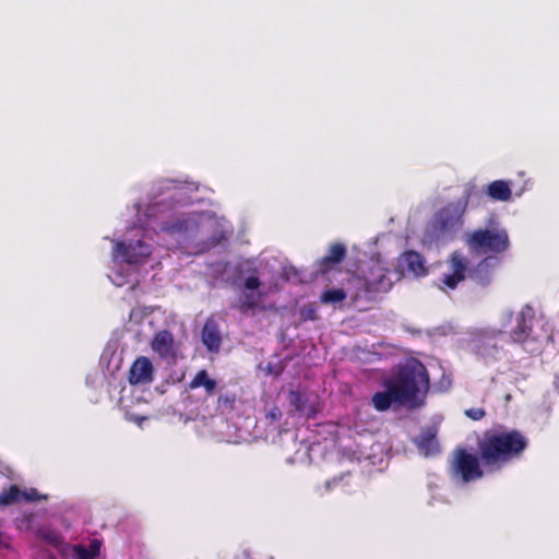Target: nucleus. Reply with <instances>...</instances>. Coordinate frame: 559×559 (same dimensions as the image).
<instances>
[{
	"label": "nucleus",
	"mask_w": 559,
	"mask_h": 559,
	"mask_svg": "<svg viewBox=\"0 0 559 559\" xmlns=\"http://www.w3.org/2000/svg\"><path fill=\"white\" fill-rule=\"evenodd\" d=\"M383 391L371 397L372 406L378 412H385L392 405L418 407L429 391V374L425 365L415 360L402 366L397 372L383 381Z\"/></svg>",
	"instance_id": "1"
},
{
	"label": "nucleus",
	"mask_w": 559,
	"mask_h": 559,
	"mask_svg": "<svg viewBox=\"0 0 559 559\" xmlns=\"http://www.w3.org/2000/svg\"><path fill=\"white\" fill-rule=\"evenodd\" d=\"M528 444V438L521 430L493 428L485 430L478 439L477 453L487 472H499L521 459Z\"/></svg>",
	"instance_id": "2"
},
{
	"label": "nucleus",
	"mask_w": 559,
	"mask_h": 559,
	"mask_svg": "<svg viewBox=\"0 0 559 559\" xmlns=\"http://www.w3.org/2000/svg\"><path fill=\"white\" fill-rule=\"evenodd\" d=\"M475 192V186H467L463 199L448 203L433 215L427 227L430 240L439 241L452 238L462 228L467 203Z\"/></svg>",
	"instance_id": "3"
},
{
	"label": "nucleus",
	"mask_w": 559,
	"mask_h": 559,
	"mask_svg": "<svg viewBox=\"0 0 559 559\" xmlns=\"http://www.w3.org/2000/svg\"><path fill=\"white\" fill-rule=\"evenodd\" d=\"M218 225L216 218L205 213H191L163 222L160 229L169 235L207 238Z\"/></svg>",
	"instance_id": "4"
},
{
	"label": "nucleus",
	"mask_w": 559,
	"mask_h": 559,
	"mask_svg": "<svg viewBox=\"0 0 559 559\" xmlns=\"http://www.w3.org/2000/svg\"><path fill=\"white\" fill-rule=\"evenodd\" d=\"M536 318L535 310L532 306L525 305L521 311L516 314L515 326L510 331V338L513 343L523 345L527 352H534L536 347H530V344H536L543 342V340L549 338V334L540 328V331H536L535 326L540 322Z\"/></svg>",
	"instance_id": "5"
},
{
	"label": "nucleus",
	"mask_w": 559,
	"mask_h": 559,
	"mask_svg": "<svg viewBox=\"0 0 559 559\" xmlns=\"http://www.w3.org/2000/svg\"><path fill=\"white\" fill-rule=\"evenodd\" d=\"M465 243L471 252L478 254H500L510 247L509 235L504 228H478L468 233Z\"/></svg>",
	"instance_id": "6"
},
{
	"label": "nucleus",
	"mask_w": 559,
	"mask_h": 559,
	"mask_svg": "<svg viewBox=\"0 0 559 559\" xmlns=\"http://www.w3.org/2000/svg\"><path fill=\"white\" fill-rule=\"evenodd\" d=\"M480 455L469 453L464 448H456L453 451L451 472L464 483L479 479L484 476V468Z\"/></svg>",
	"instance_id": "7"
},
{
	"label": "nucleus",
	"mask_w": 559,
	"mask_h": 559,
	"mask_svg": "<svg viewBox=\"0 0 559 559\" xmlns=\"http://www.w3.org/2000/svg\"><path fill=\"white\" fill-rule=\"evenodd\" d=\"M115 253L121 257L128 264H143L151 255V246L142 240L118 241L115 245Z\"/></svg>",
	"instance_id": "8"
},
{
	"label": "nucleus",
	"mask_w": 559,
	"mask_h": 559,
	"mask_svg": "<svg viewBox=\"0 0 559 559\" xmlns=\"http://www.w3.org/2000/svg\"><path fill=\"white\" fill-rule=\"evenodd\" d=\"M389 271L380 264H376L370 270V277L357 278V282L364 286L362 295L371 299L378 293L388 292L391 288V281L388 277Z\"/></svg>",
	"instance_id": "9"
},
{
	"label": "nucleus",
	"mask_w": 559,
	"mask_h": 559,
	"mask_svg": "<svg viewBox=\"0 0 559 559\" xmlns=\"http://www.w3.org/2000/svg\"><path fill=\"white\" fill-rule=\"evenodd\" d=\"M151 347L160 359L175 362L177 359V347L173 334L168 330H162L154 334Z\"/></svg>",
	"instance_id": "10"
},
{
	"label": "nucleus",
	"mask_w": 559,
	"mask_h": 559,
	"mask_svg": "<svg viewBox=\"0 0 559 559\" xmlns=\"http://www.w3.org/2000/svg\"><path fill=\"white\" fill-rule=\"evenodd\" d=\"M154 380V367L152 361L145 357H138L131 365L128 381L131 385L150 384Z\"/></svg>",
	"instance_id": "11"
},
{
	"label": "nucleus",
	"mask_w": 559,
	"mask_h": 559,
	"mask_svg": "<svg viewBox=\"0 0 559 559\" xmlns=\"http://www.w3.org/2000/svg\"><path fill=\"white\" fill-rule=\"evenodd\" d=\"M451 273L445 274L441 280L442 284L450 289H454L465 280L467 272V260L459 252H453L450 257Z\"/></svg>",
	"instance_id": "12"
},
{
	"label": "nucleus",
	"mask_w": 559,
	"mask_h": 559,
	"mask_svg": "<svg viewBox=\"0 0 559 559\" xmlns=\"http://www.w3.org/2000/svg\"><path fill=\"white\" fill-rule=\"evenodd\" d=\"M346 247L341 242H334L329 247L328 253L318 261V269L326 273L335 265L343 262L346 257Z\"/></svg>",
	"instance_id": "13"
},
{
	"label": "nucleus",
	"mask_w": 559,
	"mask_h": 559,
	"mask_svg": "<svg viewBox=\"0 0 559 559\" xmlns=\"http://www.w3.org/2000/svg\"><path fill=\"white\" fill-rule=\"evenodd\" d=\"M495 265V259L492 257H486L468 271V276L476 284L486 286L491 282Z\"/></svg>",
	"instance_id": "14"
},
{
	"label": "nucleus",
	"mask_w": 559,
	"mask_h": 559,
	"mask_svg": "<svg viewBox=\"0 0 559 559\" xmlns=\"http://www.w3.org/2000/svg\"><path fill=\"white\" fill-rule=\"evenodd\" d=\"M417 448L425 455H431L439 452V443L437 440V430L432 427L421 431L416 439Z\"/></svg>",
	"instance_id": "15"
},
{
	"label": "nucleus",
	"mask_w": 559,
	"mask_h": 559,
	"mask_svg": "<svg viewBox=\"0 0 559 559\" xmlns=\"http://www.w3.org/2000/svg\"><path fill=\"white\" fill-rule=\"evenodd\" d=\"M202 342L210 352H218L222 343L217 325L206 322L202 329Z\"/></svg>",
	"instance_id": "16"
},
{
	"label": "nucleus",
	"mask_w": 559,
	"mask_h": 559,
	"mask_svg": "<svg viewBox=\"0 0 559 559\" xmlns=\"http://www.w3.org/2000/svg\"><path fill=\"white\" fill-rule=\"evenodd\" d=\"M201 386L204 388L207 395L214 394L217 388V382L209 377V373L205 369L199 370L188 384L190 390H195Z\"/></svg>",
	"instance_id": "17"
},
{
	"label": "nucleus",
	"mask_w": 559,
	"mask_h": 559,
	"mask_svg": "<svg viewBox=\"0 0 559 559\" xmlns=\"http://www.w3.org/2000/svg\"><path fill=\"white\" fill-rule=\"evenodd\" d=\"M289 404L294 407V409L299 413L306 415L308 418L314 417L316 411L312 406L308 405V397L305 393L299 391H290L289 392Z\"/></svg>",
	"instance_id": "18"
},
{
	"label": "nucleus",
	"mask_w": 559,
	"mask_h": 559,
	"mask_svg": "<svg viewBox=\"0 0 559 559\" xmlns=\"http://www.w3.org/2000/svg\"><path fill=\"white\" fill-rule=\"evenodd\" d=\"M487 194L495 201H509L512 191L509 183L504 180H495L487 186Z\"/></svg>",
	"instance_id": "19"
},
{
	"label": "nucleus",
	"mask_w": 559,
	"mask_h": 559,
	"mask_svg": "<svg viewBox=\"0 0 559 559\" xmlns=\"http://www.w3.org/2000/svg\"><path fill=\"white\" fill-rule=\"evenodd\" d=\"M404 261L407 265V270L414 273L416 276H423L427 273L425 267L424 257L416 251H407L404 254Z\"/></svg>",
	"instance_id": "20"
},
{
	"label": "nucleus",
	"mask_w": 559,
	"mask_h": 559,
	"mask_svg": "<svg viewBox=\"0 0 559 559\" xmlns=\"http://www.w3.org/2000/svg\"><path fill=\"white\" fill-rule=\"evenodd\" d=\"M262 295L260 293L249 292L243 293L237 302L236 308L242 314H248L258 308Z\"/></svg>",
	"instance_id": "21"
},
{
	"label": "nucleus",
	"mask_w": 559,
	"mask_h": 559,
	"mask_svg": "<svg viewBox=\"0 0 559 559\" xmlns=\"http://www.w3.org/2000/svg\"><path fill=\"white\" fill-rule=\"evenodd\" d=\"M100 551V542L93 539L87 547L83 545L74 546V552L78 559H95Z\"/></svg>",
	"instance_id": "22"
},
{
	"label": "nucleus",
	"mask_w": 559,
	"mask_h": 559,
	"mask_svg": "<svg viewBox=\"0 0 559 559\" xmlns=\"http://www.w3.org/2000/svg\"><path fill=\"white\" fill-rule=\"evenodd\" d=\"M346 299V293L342 288L328 289L320 296V301L325 305H335Z\"/></svg>",
	"instance_id": "23"
},
{
	"label": "nucleus",
	"mask_w": 559,
	"mask_h": 559,
	"mask_svg": "<svg viewBox=\"0 0 559 559\" xmlns=\"http://www.w3.org/2000/svg\"><path fill=\"white\" fill-rule=\"evenodd\" d=\"M23 491L16 486L11 485L0 493V504L9 506L22 500Z\"/></svg>",
	"instance_id": "24"
},
{
	"label": "nucleus",
	"mask_w": 559,
	"mask_h": 559,
	"mask_svg": "<svg viewBox=\"0 0 559 559\" xmlns=\"http://www.w3.org/2000/svg\"><path fill=\"white\" fill-rule=\"evenodd\" d=\"M237 397L236 394L233 392H227L224 394H221L217 397V409H219L223 413H230L236 407Z\"/></svg>",
	"instance_id": "25"
},
{
	"label": "nucleus",
	"mask_w": 559,
	"mask_h": 559,
	"mask_svg": "<svg viewBox=\"0 0 559 559\" xmlns=\"http://www.w3.org/2000/svg\"><path fill=\"white\" fill-rule=\"evenodd\" d=\"M464 414L472 420L477 421L481 420L486 416V411L483 407H472L465 409Z\"/></svg>",
	"instance_id": "26"
},
{
	"label": "nucleus",
	"mask_w": 559,
	"mask_h": 559,
	"mask_svg": "<svg viewBox=\"0 0 559 559\" xmlns=\"http://www.w3.org/2000/svg\"><path fill=\"white\" fill-rule=\"evenodd\" d=\"M261 285V281L255 275H250L245 280L243 286L246 289L253 292L258 289Z\"/></svg>",
	"instance_id": "27"
},
{
	"label": "nucleus",
	"mask_w": 559,
	"mask_h": 559,
	"mask_svg": "<svg viewBox=\"0 0 559 559\" xmlns=\"http://www.w3.org/2000/svg\"><path fill=\"white\" fill-rule=\"evenodd\" d=\"M40 499H41V496L34 488H31L29 490H24L22 493V500H25V501H38Z\"/></svg>",
	"instance_id": "28"
},
{
	"label": "nucleus",
	"mask_w": 559,
	"mask_h": 559,
	"mask_svg": "<svg viewBox=\"0 0 559 559\" xmlns=\"http://www.w3.org/2000/svg\"><path fill=\"white\" fill-rule=\"evenodd\" d=\"M282 411L280 409V407L277 406H273L266 414V418L270 419L271 421L275 423V421H280V419L282 418Z\"/></svg>",
	"instance_id": "29"
},
{
	"label": "nucleus",
	"mask_w": 559,
	"mask_h": 559,
	"mask_svg": "<svg viewBox=\"0 0 559 559\" xmlns=\"http://www.w3.org/2000/svg\"><path fill=\"white\" fill-rule=\"evenodd\" d=\"M207 239H209L211 246H216L217 243H219V241L222 239V235L215 234V235L209 237Z\"/></svg>",
	"instance_id": "30"
},
{
	"label": "nucleus",
	"mask_w": 559,
	"mask_h": 559,
	"mask_svg": "<svg viewBox=\"0 0 559 559\" xmlns=\"http://www.w3.org/2000/svg\"><path fill=\"white\" fill-rule=\"evenodd\" d=\"M503 317H504V321H506L507 323H510V322H511V320H512V312L508 311V312H506V313L503 314Z\"/></svg>",
	"instance_id": "31"
},
{
	"label": "nucleus",
	"mask_w": 559,
	"mask_h": 559,
	"mask_svg": "<svg viewBox=\"0 0 559 559\" xmlns=\"http://www.w3.org/2000/svg\"><path fill=\"white\" fill-rule=\"evenodd\" d=\"M555 386H556L557 391L559 392V373L556 376Z\"/></svg>",
	"instance_id": "32"
},
{
	"label": "nucleus",
	"mask_w": 559,
	"mask_h": 559,
	"mask_svg": "<svg viewBox=\"0 0 559 559\" xmlns=\"http://www.w3.org/2000/svg\"><path fill=\"white\" fill-rule=\"evenodd\" d=\"M360 296H361V293H357V294H356V296H355V298L357 299V298H359Z\"/></svg>",
	"instance_id": "33"
}]
</instances>
